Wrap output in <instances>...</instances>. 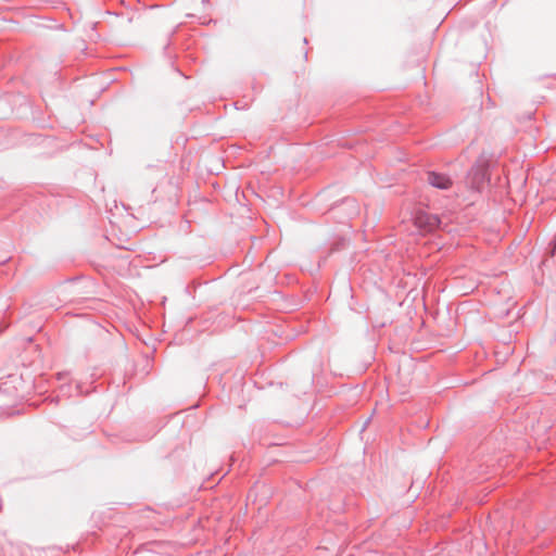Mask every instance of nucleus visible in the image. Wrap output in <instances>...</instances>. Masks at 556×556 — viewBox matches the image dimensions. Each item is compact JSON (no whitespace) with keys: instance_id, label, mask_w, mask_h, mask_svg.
<instances>
[{"instance_id":"nucleus-1","label":"nucleus","mask_w":556,"mask_h":556,"mask_svg":"<svg viewBox=\"0 0 556 556\" xmlns=\"http://www.w3.org/2000/svg\"><path fill=\"white\" fill-rule=\"evenodd\" d=\"M415 225L426 231L430 232L439 227L440 219L435 215L428 214L426 212H419L415 216Z\"/></svg>"},{"instance_id":"nucleus-2","label":"nucleus","mask_w":556,"mask_h":556,"mask_svg":"<svg viewBox=\"0 0 556 556\" xmlns=\"http://www.w3.org/2000/svg\"><path fill=\"white\" fill-rule=\"evenodd\" d=\"M428 181L431 186L439 189H447L452 186V180L447 176L437 173H429Z\"/></svg>"}]
</instances>
